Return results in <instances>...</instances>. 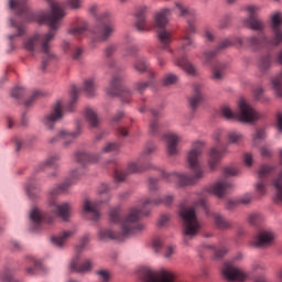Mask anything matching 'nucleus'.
Wrapping results in <instances>:
<instances>
[{
    "mask_svg": "<svg viewBox=\"0 0 282 282\" xmlns=\"http://www.w3.org/2000/svg\"><path fill=\"white\" fill-rule=\"evenodd\" d=\"M51 8V12L40 11L34 13L28 7V0H10L9 7L14 10L19 17H22L28 23L35 21L36 23L43 24L47 23L50 31L47 33H35L23 42V48L29 52L32 56L36 52L44 54L42 64L40 66L41 72L47 69L50 61L54 58V53H52V41L61 28V21L65 18V9L61 2L54 0H46Z\"/></svg>",
    "mask_w": 282,
    "mask_h": 282,
    "instance_id": "1",
    "label": "nucleus"
},
{
    "mask_svg": "<svg viewBox=\"0 0 282 282\" xmlns=\"http://www.w3.org/2000/svg\"><path fill=\"white\" fill-rule=\"evenodd\" d=\"M248 12V18L242 21L243 25L253 32H260L258 35H250L245 39L236 37L235 44L240 47H249L253 52H259V50H270L272 47H278L282 43V13L275 12L271 15V29L273 37L270 39L263 30H265V22L257 13L259 12V7L249 6L246 8Z\"/></svg>",
    "mask_w": 282,
    "mask_h": 282,
    "instance_id": "2",
    "label": "nucleus"
},
{
    "mask_svg": "<svg viewBox=\"0 0 282 282\" xmlns=\"http://www.w3.org/2000/svg\"><path fill=\"white\" fill-rule=\"evenodd\" d=\"M109 217L111 224L120 225L121 231L116 232L111 229H100L98 237L101 241H124L128 237H133V235L144 230V224L140 223L142 210H139L137 207H132L124 218H122L119 208L111 209Z\"/></svg>",
    "mask_w": 282,
    "mask_h": 282,
    "instance_id": "3",
    "label": "nucleus"
},
{
    "mask_svg": "<svg viewBox=\"0 0 282 282\" xmlns=\"http://www.w3.org/2000/svg\"><path fill=\"white\" fill-rule=\"evenodd\" d=\"M204 155V142L195 141L192 143V149L187 152V166L191 169L193 175L186 173L178 172H166L164 170L161 171V177L165 180L169 184H173V182L177 183V186H192L198 180L204 177V170L199 164V160Z\"/></svg>",
    "mask_w": 282,
    "mask_h": 282,
    "instance_id": "4",
    "label": "nucleus"
},
{
    "mask_svg": "<svg viewBox=\"0 0 282 282\" xmlns=\"http://www.w3.org/2000/svg\"><path fill=\"white\" fill-rule=\"evenodd\" d=\"M197 208L208 210V202H206V198H199L194 202L192 206H186V202L180 204L178 215L184 224L183 241L185 246H188V241L195 239L199 230H202V223L197 218Z\"/></svg>",
    "mask_w": 282,
    "mask_h": 282,
    "instance_id": "5",
    "label": "nucleus"
},
{
    "mask_svg": "<svg viewBox=\"0 0 282 282\" xmlns=\"http://www.w3.org/2000/svg\"><path fill=\"white\" fill-rule=\"evenodd\" d=\"M83 175V167L73 170L70 172V176L65 180L62 184L53 187L50 192V208L51 210L57 215V217H61L64 221H67L69 217L72 216V204L69 203H62L58 204L56 200V195H61V193H67V189L74 184H76V180Z\"/></svg>",
    "mask_w": 282,
    "mask_h": 282,
    "instance_id": "6",
    "label": "nucleus"
},
{
    "mask_svg": "<svg viewBox=\"0 0 282 282\" xmlns=\"http://www.w3.org/2000/svg\"><path fill=\"white\" fill-rule=\"evenodd\" d=\"M220 113L226 120H239L246 123L259 120V113L246 100H240L238 112H234L228 106H223Z\"/></svg>",
    "mask_w": 282,
    "mask_h": 282,
    "instance_id": "7",
    "label": "nucleus"
},
{
    "mask_svg": "<svg viewBox=\"0 0 282 282\" xmlns=\"http://www.w3.org/2000/svg\"><path fill=\"white\" fill-rule=\"evenodd\" d=\"M171 14H173V11L169 8L162 9L154 14V28L163 50H166L173 41L172 33L166 30Z\"/></svg>",
    "mask_w": 282,
    "mask_h": 282,
    "instance_id": "8",
    "label": "nucleus"
},
{
    "mask_svg": "<svg viewBox=\"0 0 282 282\" xmlns=\"http://www.w3.org/2000/svg\"><path fill=\"white\" fill-rule=\"evenodd\" d=\"M105 94L109 98H116L117 96H120L121 101L124 105H129V102H131V96L133 93L122 86L121 75H115L112 76L109 85L105 88Z\"/></svg>",
    "mask_w": 282,
    "mask_h": 282,
    "instance_id": "9",
    "label": "nucleus"
},
{
    "mask_svg": "<svg viewBox=\"0 0 282 282\" xmlns=\"http://www.w3.org/2000/svg\"><path fill=\"white\" fill-rule=\"evenodd\" d=\"M116 32V24L109 17V13H100L97 18V25L93 30V34L97 41H107L111 34Z\"/></svg>",
    "mask_w": 282,
    "mask_h": 282,
    "instance_id": "10",
    "label": "nucleus"
},
{
    "mask_svg": "<svg viewBox=\"0 0 282 282\" xmlns=\"http://www.w3.org/2000/svg\"><path fill=\"white\" fill-rule=\"evenodd\" d=\"M144 161L139 156L137 161L131 162L128 165L127 171L116 170L115 171V182L120 183L124 182L129 174L131 173H143V171H148L151 169V163H143Z\"/></svg>",
    "mask_w": 282,
    "mask_h": 282,
    "instance_id": "11",
    "label": "nucleus"
},
{
    "mask_svg": "<svg viewBox=\"0 0 282 282\" xmlns=\"http://www.w3.org/2000/svg\"><path fill=\"white\" fill-rule=\"evenodd\" d=\"M221 274L226 281L230 282H246L250 279V273L242 269L232 265V262L224 264Z\"/></svg>",
    "mask_w": 282,
    "mask_h": 282,
    "instance_id": "12",
    "label": "nucleus"
},
{
    "mask_svg": "<svg viewBox=\"0 0 282 282\" xmlns=\"http://www.w3.org/2000/svg\"><path fill=\"white\" fill-rule=\"evenodd\" d=\"M175 9L178 12V17H184L187 19V26L184 30L183 36H193V34H197V26H195V11L188 9L186 6L176 2Z\"/></svg>",
    "mask_w": 282,
    "mask_h": 282,
    "instance_id": "13",
    "label": "nucleus"
},
{
    "mask_svg": "<svg viewBox=\"0 0 282 282\" xmlns=\"http://www.w3.org/2000/svg\"><path fill=\"white\" fill-rule=\"evenodd\" d=\"M274 171H276V166L274 165L264 164L260 166V170L258 172L259 181L256 184V192L258 193V195L263 196L265 195V193H268V181H265V177L272 175Z\"/></svg>",
    "mask_w": 282,
    "mask_h": 282,
    "instance_id": "14",
    "label": "nucleus"
},
{
    "mask_svg": "<svg viewBox=\"0 0 282 282\" xmlns=\"http://www.w3.org/2000/svg\"><path fill=\"white\" fill-rule=\"evenodd\" d=\"M63 119V102L57 101L52 110L44 116L42 122L46 129H54V124L58 122V120Z\"/></svg>",
    "mask_w": 282,
    "mask_h": 282,
    "instance_id": "15",
    "label": "nucleus"
},
{
    "mask_svg": "<svg viewBox=\"0 0 282 282\" xmlns=\"http://www.w3.org/2000/svg\"><path fill=\"white\" fill-rule=\"evenodd\" d=\"M165 148L169 158H177L180 155V142H182V137L175 132H170L164 135Z\"/></svg>",
    "mask_w": 282,
    "mask_h": 282,
    "instance_id": "16",
    "label": "nucleus"
},
{
    "mask_svg": "<svg viewBox=\"0 0 282 282\" xmlns=\"http://www.w3.org/2000/svg\"><path fill=\"white\" fill-rule=\"evenodd\" d=\"M78 135H80V126H77V130L75 132L61 130L55 137L48 139V144H56V142L62 141L64 147H69Z\"/></svg>",
    "mask_w": 282,
    "mask_h": 282,
    "instance_id": "17",
    "label": "nucleus"
},
{
    "mask_svg": "<svg viewBox=\"0 0 282 282\" xmlns=\"http://www.w3.org/2000/svg\"><path fill=\"white\" fill-rule=\"evenodd\" d=\"M173 199H174V196L171 194L165 196L164 198L147 199L143 203L142 208L140 207H137V208L141 210V218H142L149 215V213H151V209L149 208H153V206H160V204H164V206H171V204H173Z\"/></svg>",
    "mask_w": 282,
    "mask_h": 282,
    "instance_id": "18",
    "label": "nucleus"
},
{
    "mask_svg": "<svg viewBox=\"0 0 282 282\" xmlns=\"http://www.w3.org/2000/svg\"><path fill=\"white\" fill-rule=\"evenodd\" d=\"M274 243V232L272 230H261L253 238V246L256 248H270Z\"/></svg>",
    "mask_w": 282,
    "mask_h": 282,
    "instance_id": "19",
    "label": "nucleus"
},
{
    "mask_svg": "<svg viewBox=\"0 0 282 282\" xmlns=\"http://www.w3.org/2000/svg\"><path fill=\"white\" fill-rule=\"evenodd\" d=\"M231 45H232V41H230L229 39H226L219 42V44L216 46L214 51L205 52L203 54L204 65H210V62L213 61V58H215V56H217V54H219V52H224V50H228V47H230Z\"/></svg>",
    "mask_w": 282,
    "mask_h": 282,
    "instance_id": "20",
    "label": "nucleus"
},
{
    "mask_svg": "<svg viewBox=\"0 0 282 282\" xmlns=\"http://www.w3.org/2000/svg\"><path fill=\"white\" fill-rule=\"evenodd\" d=\"M100 204H102V202H91L89 199L84 200L83 210L86 215L89 216L91 221H98V219H100V210L98 209Z\"/></svg>",
    "mask_w": 282,
    "mask_h": 282,
    "instance_id": "21",
    "label": "nucleus"
},
{
    "mask_svg": "<svg viewBox=\"0 0 282 282\" xmlns=\"http://www.w3.org/2000/svg\"><path fill=\"white\" fill-rule=\"evenodd\" d=\"M232 188H235L232 183L221 178L210 187V191L214 195H216V197H224V195H228V192L232 191Z\"/></svg>",
    "mask_w": 282,
    "mask_h": 282,
    "instance_id": "22",
    "label": "nucleus"
},
{
    "mask_svg": "<svg viewBox=\"0 0 282 282\" xmlns=\"http://www.w3.org/2000/svg\"><path fill=\"white\" fill-rule=\"evenodd\" d=\"M134 28L138 32H150L153 28L147 21V10L143 9L137 13V20L134 22Z\"/></svg>",
    "mask_w": 282,
    "mask_h": 282,
    "instance_id": "23",
    "label": "nucleus"
},
{
    "mask_svg": "<svg viewBox=\"0 0 282 282\" xmlns=\"http://www.w3.org/2000/svg\"><path fill=\"white\" fill-rule=\"evenodd\" d=\"M75 160L77 164L85 166L86 164H94L100 160V154H89L85 151H79L75 154Z\"/></svg>",
    "mask_w": 282,
    "mask_h": 282,
    "instance_id": "24",
    "label": "nucleus"
},
{
    "mask_svg": "<svg viewBox=\"0 0 282 282\" xmlns=\"http://www.w3.org/2000/svg\"><path fill=\"white\" fill-rule=\"evenodd\" d=\"M174 64L177 67H181V69H184V72H186V74H189V76H197V69L195 68V65H193V63L188 61V57H176L174 59Z\"/></svg>",
    "mask_w": 282,
    "mask_h": 282,
    "instance_id": "25",
    "label": "nucleus"
},
{
    "mask_svg": "<svg viewBox=\"0 0 282 282\" xmlns=\"http://www.w3.org/2000/svg\"><path fill=\"white\" fill-rule=\"evenodd\" d=\"M224 153L226 150H217V148H213L208 154V166L212 171L217 169V164L221 162V158H224Z\"/></svg>",
    "mask_w": 282,
    "mask_h": 282,
    "instance_id": "26",
    "label": "nucleus"
},
{
    "mask_svg": "<svg viewBox=\"0 0 282 282\" xmlns=\"http://www.w3.org/2000/svg\"><path fill=\"white\" fill-rule=\"evenodd\" d=\"M91 268V260H86L82 264H78V256L75 257L70 262V270L73 272H78L79 274H85V272H89Z\"/></svg>",
    "mask_w": 282,
    "mask_h": 282,
    "instance_id": "27",
    "label": "nucleus"
},
{
    "mask_svg": "<svg viewBox=\"0 0 282 282\" xmlns=\"http://www.w3.org/2000/svg\"><path fill=\"white\" fill-rule=\"evenodd\" d=\"M96 89H98L96 77H88L84 80L83 90L89 98L96 96Z\"/></svg>",
    "mask_w": 282,
    "mask_h": 282,
    "instance_id": "28",
    "label": "nucleus"
},
{
    "mask_svg": "<svg viewBox=\"0 0 282 282\" xmlns=\"http://www.w3.org/2000/svg\"><path fill=\"white\" fill-rule=\"evenodd\" d=\"M75 234H76V231L68 230V231H64L63 234H61L58 236H53L52 243L54 246H56L57 248H63L65 246V243L67 242V240L69 239V237H73V235H75Z\"/></svg>",
    "mask_w": 282,
    "mask_h": 282,
    "instance_id": "29",
    "label": "nucleus"
},
{
    "mask_svg": "<svg viewBox=\"0 0 282 282\" xmlns=\"http://www.w3.org/2000/svg\"><path fill=\"white\" fill-rule=\"evenodd\" d=\"M203 98L204 97L202 96V84H195L194 85V94L189 98V105H191L192 109H197V107H199V104L202 102Z\"/></svg>",
    "mask_w": 282,
    "mask_h": 282,
    "instance_id": "30",
    "label": "nucleus"
},
{
    "mask_svg": "<svg viewBox=\"0 0 282 282\" xmlns=\"http://www.w3.org/2000/svg\"><path fill=\"white\" fill-rule=\"evenodd\" d=\"M30 219L33 224V230H39V228H41V221L47 219V217L43 216L37 208H33L30 214Z\"/></svg>",
    "mask_w": 282,
    "mask_h": 282,
    "instance_id": "31",
    "label": "nucleus"
},
{
    "mask_svg": "<svg viewBox=\"0 0 282 282\" xmlns=\"http://www.w3.org/2000/svg\"><path fill=\"white\" fill-rule=\"evenodd\" d=\"M150 112L154 119L150 121L149 133L150 135H158V132L160 131V123L156 118H160V111L151 109Z\"/></svg>",
    "mask_w": 282,
    "mask_h": 282,
    "instance_id": "32",
    "label": "nucleus"
},
{
    "mask_svg": "<svg viewBox=\"0 0 282 282\" xmlns=\"http://www.w3.org/2000/svg\"><path fill=\"white\" fill-rule=\"evenodd\" d=\"M258 67L261 74H268V70L272 67V56L270 54L261 56L258 61Z\"/></svg>",
    "mask_w": 282,
    "mask_h": 282,
    "instance_id": "33",
    "label": "nucleus"
},
{
    "mask_svg": "<svg viewBox=\"0 0 282 282\" xmlns=\"http://www.w3.org/2000/svg\"><path fill=\"white\" fill-rule=\"evenodd\" d=\"M182 44H181V52H191V50H195L197 45L195 44V40L188 35H183L181 37Z\"/></svg>",
    "mask_w": 282,
    "mask_h": 282,
    "instance_id": "34",
    "label": "nucleus"
},
{
    "mask_svg": "<svg viewBox=\"0 0 282 282\" xmlns=\"http://www.w3.org/2000/svg\"><path fill=\"white\" fill-rule=\"evenodd\" d=\"M85 117L86 120L89 122L90 127L96 128L98 127V124H100V119L98 118L96 110H94L93 108L85 109Z\"/></svg>",
    "mask_w": 282,
    "mask_h": 282,
    "instance_id": "35",
    "label": "nucleus"
},
{
    "mask_svg": "<svg viewBox=\"0 0 282 282\" xmlns=\"http://www.w3.org/2000/svg\"><path fill=\"white\" fill-rule=\"evenodd\" d=\"M58 162H61V155L58 154H53L48 156L44 163H41L37 167L36 171H43L45 166H58Z\"/></svg>",
    "mask_w": 282,
    "mask_h": 282,
    "instance_id": "36",
    "label": "nucleus"
},
{
    "mask_svg": "<svg viewBox=\"0 0 282 282\" xmlns=\"http://www.w3.org/2000/svg\"><path fill=\"white\" fill-rule=\"evenodd\" d=\"M214 221H215V225L219 228V230H228L232 228V223L228 221L220 214L214 215Z\"/></svg>",
    "mask_w": 282,
    "mask_h": 282,
    "instance_id": "37",
    "label": "nucleus"
},
{
    "mask_svg": "<svg viewBox=\"0 0 282 282\" xmlns=\"http://www.w3.org/2000/svg\"><path fill=\"white\" fill-rule=\"evenodd\" d=\"M85 32H87V23L68 29V34H72V36H75L78 41H80L82 36H85Z\"/></svg>",
    "mask_w": 282,
    "mask_h": 282,
    "instance_id": "38",
    "label": "nucleus"
},
{
    "mask_svg": "<svg viewBox=\"0 0 282 282\" xmlns=\"http://www.w3.org/2000/svg\"><path fill=\"white\" fill-rule=\"evenodd\" d=\"M78 94H80V89L76 86H73L72 91H70V101L68 105L65 107L66 111H74L76 107V101L78 100Z\"/></svg>",
    "mask_w": 282,
    "mask_h": 282,
    "instance_id": "39",
    "label": "nucleus"
},
{
    "mask_svg": "<svg viewBox=\"0 0 282 282\" xmlns=\"http://www.w3.org/2000/svg\"><path fill=\"white\" fill-rule=\"evenodd\" d=\"M10 24L12 28H15L17 34L9 35V41H14L17 36H23L25 34V25L17 23L13 19L10 20Z\"/></svg>",
    "mask_w": 282,
    "mask_h": 282,
    "instance_id": "40",
    "label": "nucleus"
},
{
    "mask_svg": "<svg viewBox=\"0 0 282 282\" xmlns=\"http://www.w3.org/2000/svg\"><path fill=\"white\" fill-rule=\"evenodd\" d=\"M226 69V65L217 64L212 70V79L213 80H224V70Z\"/></svg>",
    "mask_w": 282,
    "mask_h": 282,
    "instance_id": "41",
    "label": "nucleus"
},
{
    "mask_svg": "<svg viewBox=\"0 0 282 282\" xmlns=\"http://www.w3.org/2000/svg\"><path fill=\"white\" fill-rule=\"evenodd\" d=\"M0 281L1 282H20L19 280L14 279V272L12 269H3L0 272Z\"/></svg>",
    "mask_w": 282,
    "mask_h": 282,
    "instance_id": "42",
    "label": "nucleus"
},
{
    "mask_svg": "<svg viewBox=\"0 0 282 282\" xmlns=\"http://www.w3.org/2000/svg\"><path fill=\"white\" fill-rule=\"evenodd\" d=\"M133 67L135 72H139V74H144V72L149 69V62H147L144 58H140L134 62Z\"/></svg>",
    "mask_w": 282,
    "mask_h": 282,
    "instance_id": "43",
    "label": "nucleus"
},
{
    "mask_svg": "<svg viewBox=\"0 0 282 282\" xmlns=\"http://www.w3.org/2000/svg\"><path fill=\"white\" fill-rule=\"evenodd\" d=\"M34 191H39V182L34 178H30L26 183V193L29 197H34Z\"/></svg>",
    "mask_w": 282,
    "mask_h": 282,
    "instance_id": "44",
    "label": "nucleus"
},
{
    "mask_svg": "<svg viewBox=\"0 0 282 282\" xmlns=\"http://www.w3.org/2000/svg\"><path fill=\"white\" fill-rule=\"evenodd\" d=\"M154 151H155V143L148 142L139 158L144 162V160H147V155H151V153H153Z\"/></svg>",
    "mask_w": 282,
    "mask_h": 282,
    "instance_id": "45",
    "label": "nucleus"
},
{
    "mask_svg": "<svg viewBox=\"0 0 282 282\" xmlns=\"http://www.w3.org/2000/svg\"><path fill=\"white\" fill-rule=\"evenodd\" d=\"M225 177H237V175H241V169L237 166H228L223 171Z\"/></svg>",
    "mask_w": 282,
    "mask_h": 282,
    "instance_id": "46",
    "label": "nucleus"
},
{
    "mask_svg": "<svg viewBox=\"0 0 282 282\" xmlns=\"http://www.w3.org/2000/svg\"><path fill=\"white\" fill-rule=\"evenodd\" d=\"M180 80V77L177 75L169 73L162 78V83L165 87H169V85H175Z\"/></svg>",
    "mask_w": 282,
    "mask_h": 282,
    "instance_id": "47",
    "label": "nucleus"
},
{
    "mask_svg": "<svg viewBox=\"0 0 282 282\" xmlns=\"http://www.w3.org/2000/svg\"><path fill=\"white\" fill-rule=\"evenodd\" d=\"M248 221L251 226H259L263 221V216L259 213H251L248 216Z\"/></svg>",
    "mask_w": 282,
    "mask_h": 282,
    "instance_id": "48",
    "label": "nucleus"
},
{
    "mask_svg": "<svg viewBox=\"0 0 282 282\" xmlns=\"http://www.w3.org/2000/svg\"><path fill=\"white\" fill-rule=\"evenodd\" d=\"M228 140L230 144H238V142H241V140H243V134H241V132L231 131L228 133Z\"/></svg>",
    "mask_w": 282,
    "mask_h": 282,
    "instance_id": "49",
    "label": "nucleus"
},
{
    "mask_svg": "<svg viewBox=\"0 0 282 282\" xmlns=\"http://www.w3.org/2000/svg\"><path fill=\"white\" fill-rule=\"evenodd\" d=\"M101 151L102 153H115L116 151H120V144L116 142L106 143Z\"/></svg>",
    "mask_w": 282,
    "mask_h": 282,
    "instance_id": "50",
    "label": "nucleus"
},
{
    "mask_svg": "<svg viewBox=\"0 0 282 282\" xmlns=\"http://www.w3.org/2000/svg\"><path fill=\"white\" fill-rule=\"evenodd\" d=\"M253 96L259 102H269L270 98L263 95V88L259 87L254 90Z\"/></svg>",
    "mask_w": 282,
    "mask_h": 282,
    "instance_id": "51",
    "label": "nucleus"
},
{
    "mask_svg": "<svg viewBox=\"0 0 282 282\" xmlns=\"http://www.w3.org/2000/svg\"><path fill=\"white\" fill-rule=\"evenodd\" d=\"M83 54H84V51L80 46H75L73 50H72V59L73 61H82L83 58Z\"/></svg>",
    "mask_w": 282,
    "mask_h": 282,
    "instance_id": "52",
    "label": "nucleus"
},
{
    "mask_svg": "<svg viewBox=\"0 0 282 282\" xmlns=\"http://www.w3.org/2000/svg\"><path fill=\"white\" fill-rule=\"evenodd\" d=\"M169 221H171V215L162 214L158 220L159 228H166V226H169Z\"/></svg>",
    "mask_w": 282,
    "mask_h": 282,
    "instance_id": "53",
    "label": "nucleus"
},
{
    "mask_svg": "<svg viewBox=\"0 0 282 282\" xmlns=\"http://www.w3.org/2000/svg\"><path fill=\"white\" fill-rule=\"evenodd\" d=\"M117 50H118V45H116V44H110V45H108V46L105 48V51H104V56H105L106 58H111V56H113V54H116Z\"/></svg>",
    "mask_w": 282,
    "mask_h": 282,
    "instance_id": "54",
    "label": "nucleus"
},
{
    "mask_svg": "<svg viewBox=\"0 0 282 282\" xmlns=\"http://www.w3.org/2000/svg\"><path fill=\"white\" fill-rule=\"evenodd\" d=\"M265 139V130L263 129H259L256 131L254 135H253V144H259V142H261V140Z\"/></svg>",
    "mask_w": 282,
    "mask_h": 282,
    "instance_id": "55",
    "label": "nucleus"
},
{
    "mask_svg": "<svg viewBox=\"0 0 282 282\" xmlns=\"http://www.w3.org/2000/svg\"><path fill=\"white\" fill-rule=\"evenodd\" d=\"M149 85H151V82H138L134 84V89L139 91V94H144Z\"/></svg>",
    "mask_w": 282,
    "mask_h": 282,
    "instance_id": "56",
    "label": "nucleus"
},
{
    "mask_svg": "<svg viewBox=\"0 0 282 282\" xmlns=\"http://www.w3.org/2000/svg\"><path fill=\"white\" fill-rule=\"evenodd\" d=\"M109 191H111V187L105 183L100 184L97 188L98 195H107L108 199H110Z\"/></svg>",
    "mask_w": 282,
    "mask_h": 282,
    "instance_id": "57",
    "label": "nucleus"
},
{
    "mask_svg": "<svg viewBox=\"0 0 282 282\" xmlns=\"http://www.w3.org/2000/svg\"><path fill=\"white\" fill-rule=\"evenodd\" d=\"M87 243H89V235H85L80 239L79 245H77V247H76V251L77 252H83V250H85V246H87Z\"/></svg>",
    "mask_w": 282,
    "mask_h": 282,
    "instance_id": "58",
    "label": "nucleus"
},
{
    "mask_svg": "<svg viewBox=\"0 0 282 282\" xmlns=\"http://www.w3.org/2000/svg\"><path fill=\"white\" fill-rule=\"evenodd\" d=\"M23 94H25V88L20 87V86L14 87L11 90L12 98H21V96H23Z\"/></svg>",
    "mask_w": 282,
    "mask_h": 282,
    "instance_id": "59",
    "label": "nucleus"
},
{
    "mask_svg": "<svg viewBox=\"0 0 282 282\" xmlns=\"http://www.w3.org/2000/svg\"><path fill=\"white\" fill-rule=\"evenodd\" d=\"M204 39L208 41V43H213L215 41V31H213V29H205Z\"/></svg>",
    "mask_w": 282,
    "mask_h": 282,
    "instance_id": "60",
    "label": "nucleus"
},
{
    "mask_svg": "<svg viewBox=\"0 0 282 282\" xmlns=\"http://www.w3.org/2000/svg\"><path fill=\"white\" fill-rule=\"evenodd\" d=\"M152 248L154 252H160L162 250V238L155 237L152 241Z\"/></svg>",
    "mask_w": 282,
    "mask_h": 282,
    "instance_id": "61",
    "label": "nucleus"
},
{
    "mask_svg": "<svg viewBox=\"0 0 282 282\" xmlns=\"http://www.w3.org/2000/svg\"><path fill=\"white\" fill-rule=\"evenodd\" d=\"M97 274L99 275V279H101V281L104 282H107L111 279V273H109V271L107 270H99Z\"/></svg>",
    "mask_w": 282,
    "mask_h": 282,
    "instance_id": "62",
    "label": "nucleus"
},
{
    "mask_svg": "<svg viewBox=\"0 0 282 282\" xmlns=\"http://www.w3.org/2000/svg\"><path fill=\"white\" fill-rule=\"evenodd\" d=\"M80 3H83L82 0H67L66 1V6H68L73 10H78V8H80Z\"/></svg>",
    "mask_w": 282,
    "mask_h": 282,
    "instance_id": "63",
    "label": "nucleus"
},
{
    "mask_svg": "<svg viewBox=\"0 0 282 282\" xmlns=\"http://www.w3.org/2000/svg\"><path fill=\"white\" fill-rule=\"evenodd\" d=\"M122 118H124V111L119 110V111H117V112L113 115V117H112V119H111V122H120V120H122Z\"/></svg>",
    "mask_w": 282,
    "mask_h": 282,
    "instance_id": "64",
    "label": "nucleus"
}]
</instances>
